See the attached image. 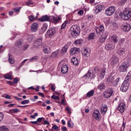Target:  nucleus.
<instances>
[{"label":"nucleus","instance_id":"e2e57ef3","mask_svg":"<svg viewBox=\"0 0 131 131\" xmlns=\"http://www.w3.org/2000/svg\"><path fill=\"white\" fill-rule=\"evenodd\" d=\"M83 14V10H79L78 12V15H80V16H82Z\"/></svg>","mask_w":131,"mask_h":131},{"label":"nucleus","instance_id":"a211bd4d","mask_svg":"<svg viewBox=\"0 0 131 131\" xmlns=\"http://www.w3.org/2000/svg\"><path fill=\"white\" fill-rule=\"evenodd\" d=\"M125 108H126V105L123 103H121L118 106V110L120 111L121 113H123L125 111Z\"/></svg>","mask_w":131,"mask_h":131},{"label":"nucleus","instance_id":"412c9836","mask_svg":"<svg viewBox=\"0 0 131 131\" xmlns=\"http://www.w3.org/2000/svg\"><path fill=\"white\" fill-rule=\"evenodd\" d=\"M108 107L107 105L105 104H103L100 106V112L102 114H105L107 112Z\"/></svg>","mask_w":131,"mask_h":131},{"label":"nucleus","instance_id":"4c0bfd02","mask_svg":"<svg viewBox=\"0 0 131 131\" xmlns=\"http://www.w3.org/2000/svg\"><path fill=\"white\" fill-rule=\"evenodd\" d=\"M0 131H9V128L6 126H2L0 127Z\"/></svg>","mask_w":131,"mask_h":131},{"label":"nucleus","instance_id":"f257e3e1","mask_svg":"<svg viewBox=\"0 0 131 131\" xmlns=\"http://www.w3.org/2000/svg\"><path fill=\"white\" fill-rule=\"evenodd\" d=\"M131 81V71L129 72L127 74L125 80L123 81L121 88L120 90L123 93L127 92L129 86V82Z\"/></svg>","mask_w":131,"mask_h":131},{"label":"nucleus","instance_id":"774afa93","mask_svg":"<svg viewBox=\"0 0 131 131\" xmlns=\"http://www.w3.org/2000/svg\"><path fill=\"white\" fill-rule=\"evenodd\" d=\"M51 90L53 91V92H55V85L52 84L51 85Z\"/></svg>","mask_w":131,"mask_h":131},{"label":"nucleus","instance_id":"6e6d98bb","mask_svg":"<svg viewBox=\"0 0 131 131\" xmlns=\"http://www.w3.org/2000/svg\"><path fill=\"white\" fill-rule=\"evenodd\" d=\"M41 101H39L37 102V104L38 105H42L43 106V107H46L47 106V103H46V102H44L42 104H41Z\"/></svg>","mask_w":131,"mask_h":131},{"label":"nucleus","instance_id":"a878e982","mask_svg":"<svg viewBox=\"0 0 131 131\" xmlns=\"http://www.w3.org/2000/svg\"><path fill=\"white\" fill-rule=\"evenodd\" d=\"M4 78L6 79H10V80H12V79H13V73L10 72L4 75Z\"/></svg>","mask_w":131,"mask_h":131},{"label":"nucleus","instance_id":"39448f33","mask_svg":"<svg viewBox=\"0 0 131 131\" xmlns=\"http://www.w3.org/2000/svg\"><path fill=\"white\" fill-rule=\"evenodd\" d=\"M130 17L131 11L127 9H125L123 12V14L121 15V18H122L123 20H128Z\"/></svg>","mask_w":131,"mask_h":131},{"label":"nucleus","instance_id":"72a5a7b5","mask_svg":"<svg viewBox=\"0 0 131 131\" xmlns=\"http://www.w3.org/2000/svg\"><path fill=\"white\" fill-rule=\"evenodd\" d=\"M83 41V40H82V39H77L74 41V43L76 46H79V45L82 43Z\"/></svg>","mask_w":131,"mask_h":131},{"label":"nucleus","instance_id":"49530a36","mask_svg":"<svg viewBox=\"0 0 131 131\" xmlns=\"http://www.w3.org/2000/svg\"><path fill=\"white\" fill-rule=\"evenodd\" d=\"M100 12L101 11H100V10H99V8H98L97 6H95V7L94 8L95 14H99V13H100Z\"/></svg>","mask_w":131,"mask_h":131},{"label":"nucleus","instance_id":"ddd939ff","mask_svg":"<svg viewBox=\"0 0 131 131\" xmlns=\"http://www.w3.org/2000/svg\"><path fill=\"white\" fill-rule=\"evenodd\" d=\"M42 46V38H38L34 42L33 47L36 48H39V47H41Z\"/></svg>","mask_w":131,"mask_h":131},{"label":"nucleus","instance_id":"a19ab883","mask_svg":"<svg viewBox=\"0 0 131 131\" xmlns=\"http://www.w3.org/2000/svg\"><path fill=\"white\" fill-rule=\"evenodd\" d=\"M96 7H97L98 9L100 12H102V11H103V9H104V6L102 5H98L96 6Z\"/></svg>","mask_w":131,"mask_h":131},{"label":"nucleus","instance_id":"f03ea898","mask_svg":"<svg viewBox=\"0 0 131 131\" xmlns=\"http://www.w3.org/2000/svg\"><path fill=\"white\" fill-rule=\"evenodd\" d=\"M119 80H120V78H117L115 79V78L113 76H110L107 78V82L113 85V86H117Z\"/></svg>","mask_w":131,"mask_h":131},{"label":"nucleus","instance_id":"c9c22d12","mask_svg":"<svg viewBox=\"0 0 131 131\" xmlns=\"http://www.w3.org/2000/svg\"><path fill=\"white\" fill-rule=\"evenodd\" d=\"M50 36H53L54 34H56V29H55V28L50 29Z\"/></svg>","mask_w":131,"mask_h":131},{"label":"nucleus","instance_id":"4468645a","mask_svg":"<svg viewBox=\"0 0 131 131\" xmlns=\"http://www.w3.org/2000/svg\"><path fill=\"white\" fill-rule=\"evenodd\" d=\"M82 55L84 57H90L91 56V50L86 48H84L81 51Z\"/></svg>","mask_w":131,"mask_h":131},{"label":"nucleus","instance_id":"de8ad7c7","mask_svg":"<svg viewBox=\"0 0 131 131\" xmlns=\"http://www.w3.org/2000/svg\"><path fill=\"white\" fill-rule=\"evenodd\" d=\"M94 37H95V33H91L88 36V39H94Z\"/></svg>","mask_w":131,"mask_h":131},{"label":"nucleus","instance_id":"603ef678","mask_svg":"<svg viewBox=\"0 0 131 131\" xmlns=\"http://www.w3.org/2000/svg\"><path fill=\"white\" fill-rule=\"evenodd\" d=\"M125 127V123L124 122H123L122 125L121 127L120 131H124V128Z\"/></svg>","mask_w":131,"mask_h":131},{"label":"nucleus","instance_id":"dca6fc26","mask_svg":"<svg viewBox=\"0 0 131 131\" xmlns=\"http://www.w3.org/2000/svg\"><path fill=\"white\" fill-rule=\"evenodd\" d=\"M105 49L106 51H112L115 49V44L114 43H108L105 46Z\"/></svg>","mask_w":131,"mask_h":131},{"label":"nucleus","instance_id":"c756f323","mask_svg":"<svg viewBox=\"0 0 131 131\" xmlns=\"http://www.w3.org/2000/svg\"><path fill=\"white\" fill-rule=\"evenodd\" d=\"M28 19L30 22H34L37 19V16L35 17L34 15H31L28 17Z\"/></svg>","mask_w":131,"mask_h":131},{"label":"nucleus","instance_id":"f3484780","mask_svg":"<svg viewBox=\"0 0 131 131\" xmlns=\"http://www.w3.org/2000/svg\"><path fill=\"white\" fill-rule=\"evenodd\" d=\"M38 24L37 23H33L31 26V31L32 32H36L38 30Z\"/></svg>","mask_w":131,"mask_h":131},{"label":"nucleus","instance_id":"c03bdc74","mask_svg":"<svg viewBox=\"0 0 131 131\" xmlns=\"http://www.w3.org/2000/svg\"><path fill=\"white\" fill-rule=\"evenodd\" d=\"M47 29H48V25L44 24L41 28V30H42V31H46Z\"/></svg>","mask_w":131,"mask_h":131},{"label":"nucleus","instance_id":"79ce46f5","mask_svg":"<svg viewBox=\"0 0 131 131\" xmlns=\"http://www.w3.org/2000/svg\"><path fill=\"white\" fill-rule=\"evenodd\" d=\"M9 62L10 64H14V63H15V59H14L13 58L11 57V56H9Z\"/></svg>","mask_w":131,"mask_h":131},{"label":"nucleus","instance_id":"b1692460","mask_svg":"<svg viewBox=\"0 0 131 131\" xmlns=\"http://www.w3.org/2000/svg\"><path fill=\"white\" fill-rule=\"evenodd\" d=\"M50 20V17L48 16V15L42 16L41 18H39V21L40 22H46L47 21H49Z\"/></svg>","mask_w":131,"mask_h":131},{"label":"nucleus","instance_id":"680f3d73","mask_svg":"<svg viewBox=\"0 0 131 131\" xmlns=\"http://www.w3.org/2000/svg\"><path fill=\"white\" fill-rule=\"evenodd\" d=\"M19 80L18 78H15L13 80V83H17Z\"/></svg>","mask_w":131,"mask_h":131},{"label":"nucleus","instance_id":"7c9ffc66","mask_svg":"<svg viewBox=\"0 0 131 131\" xmlns=\"http://www.w3.org/2000/svg\"><path fill=\"white\" fill-rule=\"evenodd\" d=\"M71 62L74 65H78V59L76 57H73L71 59Z\"/></svg>","mask_w":131,"mask_h":131},{"label":"nucleus","instance_id":"f8f14e48","mask_svg":"<svg viewBox=\"0 0 131 131\" xmlns=\"http://www.w3.org/2000/svg\"><path fill=\"white\" fill-rule=\"evenodd\" d=\"M116 54L120 58H123L125 57V49L124 48H119L117 50Z\"/></svg>","mask_w":131,"mask_h":131},{"label":"nucleus","instance_id":"8fccbe9b","mask_svg":"<svg viewBox=\"0 0 131 131\" xmlns=\"http://www.w3.org/2000/svg\"><path fill=\"white\" fill-rule=\"evenodd\" d=\"M26 4L27 6H30V5H33V2L32 0H29Z\"/></svg>","mask_w":131,"mask_h":131},{"label":"nucleus","instance_id":"9d476101","mask_svg":"<svg viewBox=\"0 0 131 131\" xmlns=\"http://www.w3.org/2000/svg\"><path fill=\"white\" fill-rule=\"evenodd\" d=\"M115 12V7L114 6H111L107 8L105 10V15L106 16H112Z\"/></svg>","mask_w":131,"mask_h":131},{"label":"nucleus","instance_id":"423d86ee","mask_svg":"<svg viewBox=\"0 0 131 131\" xmlns=\"http://www.w3.org/2000/svg\"><path fill=\"white\" fill-rule=\"evenodd\" d=\"M127 68H128V64L126 61H123L119 66L118 71L119 72H126L127 71Z\"/></svg>","mask_w":131,"mask_h":131},{"label":"nucleus","instance_id":"5fc2aeb1","mask_svg":"<svg viewBox=\"0 0 131 131\" xmlns=\"http://www.w3.org/2000/svg\"><path fill=\"white\" fill-rule=\"evenodd\" d=\"M52 99H54V100H59V99H60V98L59 97V96H56V95H52L51 97Z\"/></svg>","mask_w":131,"mask_h":131},{"label":"nucleus","instance_id":"2f4dec72","mask_svg":"<svg viewBox=\"0 0 131 131\" xmlns=\"http://www.w3.org/2000/svg\"><path fill=\"white\" fill-rule=\"evenodd\" d=\"M94 94H95V91L91 90L86 94L87 98H91V97H93L94 96Z\"/></svg>","mask_w":131,"mask_h":131},{"label":"nucleus","instance_id":"7ed1b4c3","mask_svg":"<svg viewBox=\"0 0 131 131\" xmlns=\"http://www.w3.org/2000/svg\"><path fill=\"white\" fill-rule=\"evenodd\" d=\"M110 62L111 66H112L113 68H114V67H116V66H117V64L119 63V58L117 56L113 55L110 60Z\"/></svg>","mask_w":131,"mask_h":131},{"label":"nucleus","instance_id":"338daca9","mask_svg":"<svg viewBox=\"0 0 131 131\" xmlns=\"http://www.w3.org/2000/svg\"><path fill=\"white\" fill-rule=\"evenodd\" d=\"M61 131H68L67 127H66V126L61 127Z\"/></svg>","mask_w":131,"mask_h":131},{"label":"nucleus","instance_id":"f704fd0d","mask_svg":"<svg viewBox=\"0 0 131 131\" xmlns=\"http://www.w3.org/2000/svg\"><path fill=\"white\" fill-rule=\"evenodd\" d=\"M67 50H68V46L67 45H65L64 47L62 48L61 53L62 54H66L67 52Z\"/></svg>","mask_w":131,"mask_h":131},{"label":"nucleus","instance_id":"a18cd8bd","mask_svg":"<svg viewBox=\"0 0 131 131\" xmlns=\"http://www.w3.org/2000/svg\"><path fill=\"white\" fill-rule=\"evenodd\" d=\"M29 100H25L21 102V105H26V104H29Z\"/></svg>","mask_w":131,"mask_h":131},{"label":"nucleus","instance_id":"052dcab7","mask_svg":"<svg viewBox=\"0 0 131 131\" xmlns=\"http://www.w3.org/2000/svg\"><path fill=\"white\" fill-rule=\"evenodd\" d=\"M20 10H21V7H19L18 8H14L13 10L16 12V13H18V12H20Z\"/></svg>","mask_w":131,"mask_h":131},{"label":"nucleus","instance_id":"4be33fe9","mask_svg":"<svg viewBox=\"0 0 131 131\" xmlns=\"http://www.w3.org/2000/svg\"><path fill=\"white\" fill-rule=\"evenodd\" d=\"M122 28L124 31H129L130 30V25L126 24L122 26Z\"/></svg>","mask_w":131,"mask_h":131},{"label":"nucleus","instance_id":"0e129e2a","mask_svg":"<svg viewBox=\"0 0 131 131\" xmlns=\"http://www.w3.org/2000/svg\"><path fill=\"white\" fill-rule=\"evenodd\" d=\"M101 73H102L103 74L105 75V73H106V68H103L102 70H101Z\"/></svg>","mask_w":131,"mask_h":131},{"label":"nucleus","instance_id":"13d9d810","mask_svg":"<svg viewBox=\"0 0 131 131\" xmlns=\"http://www.w3.org/2000/svg\"><path fill=\"white\" fill-rule=\"evenodd\" d=\"M28 59H26L25 60H24L21 63H20V67H22V66H23L25 63V62H26V61H28Z\"/></svg>","mask_w":131,"mask_h":131},{"label":"nucleus","instance_id":"1a4fd4ad","mask_svg":"<svg viewBox=\"0 0 131 131\" xmlns=\"http://www.w3.org/2000/svg\"><path fill=\"white\" fill-rule=\"evenodd\" d=\"M113 94V89L112 88H108L106 89L103 93L104 98H110Z\"/></svg>","mask_w":131,"mask_h":131},{"label":"nucleus","instance_id":"393cba45","mask_svg":"<svg viewBox=\"0 0 131 131\" xmlns=\"http://www.w3.org/2000/svg\"><path fill=\"white\" fill-rule=\"evenodd\" d=\"M34 39H35V37L33 35H28L27 36V40H28L29 42L34 41Z\"/></svg>","mask_w":131,"mask_h":131},{"label":"nucleus","instance_id":"58836bf2","mask_svg":"<svg viewBox=\"0 0 131 131\" xmlns=\"http://www.w3.org/2000/svg\"><path fill=\"white\" fill-rule=\"evenodd\" d=\"M36 60H38V57L35 56H34V57L31 58L29 59V61L30 62H33V61H36Z\"/></svg>","mask_w":131,"mask_h":131},{"label":"nucleus","instance_id":"3c124183","mask_svg":"<svg viewBox=\"0 0 131 131\" xmlns=\"http://www.w3.org/2000/svg\"><path fill=\"white\" fill-rule=\"evenodd\" d=\"M41 121H45V118L41 117V118H39L37 119V122H41Z\"/></svg>","mask_w":131,"mask_h":131},{"label":"nucleus","instance_id":"20e7f679","mask_svg":"<svg viewBox=\"0 0 131 131\" xmlns=\"http://www.w3.org/2000/svg\"><path fill=\"white\" fill-rule=\"evenodd\" d=\"M71 34L74 38L77 37L79 35V30H78V28L77 26L74 25L71 27Z\"/></svg>","mask_w":131,"mask_h":131},{"label":"nucleus","instance_id":"aec40b11","mask_svg":"<svg viewBox=\"0 0 131 131\" xmlns=\"http://www.w3.org/2000/svg\"><path fill=\"white\" fill-rule=\"evenodd\" d=\"M101 35L99 40L101 43H103V42H105V40H106V38H107V36H108V32H105L104 34Z\"/></svg>","mask_w":131,"mask_h":131},{"label":"nucleus","instance_id":"37998d69","mask_svg":"<svg viewBox=\"0 0 131 131\" xmlns=\"http://www.w3.org/2000/svg\"><path fill=\"white\" fill-rule=\"evenodd\" d=\"M57 55H58V51H56L52 54L51 57H52V58H56V57H57Z\"/></svg>","mask_w":131,"mask_h":131},{"label":"nucleus","instance_id":"2eb2a0df","mask_svg":"<svg viewBox=\"0 0 131 131\" xmlns=\"http://www.w3.org/2000/svg\"><path fill=\"white\" fill-rule=\"evenodd\" d=\"M110 40L113 43H117L118 42V36L113 34L110 37Z\"/></svg>","mask_w":131,"mask_h":131},{"label":"nucleus","instance_id":"6e6552de","mask_svg":"<svg viewBox=\"0 0 131 131\" xmlns=\"http://www.w3.org/2000/svg\"><path fill=\"white\" fill-rule=\"evenodd\" d=\"M95 77V72L92 70H89L88 73L83 76V78H88V79H93Z\"/></svg>","mask_w":131,"mask_h":131},{"label":"nucleus","instance_id":"4d7b16f0","mask_svg":"<svg viewBox=\"0 0 131 131\" xmlns=\"http://www.w3.org/2000/svg\"><path fill=\"white\" fill-rule=\"evenodd\" d=\"M68 126L70 128H73V125L71 124L70 121H68Z\"/></svg>","mask_w":131,"mask_h":131},{"label":"nucleus","instance_id":"bb28decb","mask_svg":"<svg viewBox=\"0 0 131 131\" xmlns=\"http://www.w3.org/2000/svg\"><path fill=\"white\" fill-rule=\"evenodd\" d=\"M99 114H100V112H99V111H96V112H94L93 113V116L94 118H95V119H96V120H99Z\"/></svg>","mask_w":131,"mask_h":131},{"label":"nucleus","instance_id":"9b49d317","mask_svg":"<svg viewBox=\"0 0 131 131\" xmlns=\"http://www.w3.org/2000/svg\"><path fill=\"white\" fill-rule=\"evenodd\" d=\"M95 31H96L97 34L98 35H102L104 34V33H105L104 26L100 25L99 27H96L95 28Z\"/></svg>","mask_w":131,"mask_h":131},{"label":"nucleus","instance_id":"0eeeda50","mask_svg":"<svg viewBox=\"0 0 131 131\" xmlns=\"http://www.w3.org/2000/svg\"><path fill=\"white\" fill-rule=\"evenodd\" d=\"M50 19L51 22L55 25L58 24V23H60V22L62 21V17L60 15L56 17H55L54 16H50Z\"/></svg>","mask_w":131,"mask_h":131},{"label":"nucleus","instance_id":"c85d7f7f","mask_svg":"<svg viewBox=\"0 0 131 131\" xmlns=\"http://www.w3.org/2000/svg\"><path fill=\"white\" fill-rule=\"evenodd\" d=\"M23 43V41H22V40L19 39L15 41V46L17 48H20Z\"/></svg>","mask_w":131,"mask_h":131},{"label":"nucleus","instance_id":"6ab92c4d","mask_svg":"<svg viewBox=\"0 0 131 131\" xmlns=\"http://www.w3.org/2000/svg\"><path fill=\"white\" fill-rule=\"evenodd\" d=\"M80 49L78 48L74 47L72 48L70 51V54L72 56H73L76 54L79 53Z\"/></svg>","mask_w":131,"mask_h":131},{"label":"nucleus","instance_id":"e433bc0d","mask_svg":"<svg viewBox=\"0 0 131 131\" xmlns=\"http://www.w3.org/2000/svg\"><path fill=\"white\" fill-rule=\"evenodd\" d=\"M67 24H68V21L67 20L64 21L62 24L61 29H65V28H66V26H67Z\"/></svg>","mask_w":131,"mask_h":131},{"label":"nucleus","instance_id":"5701e85b","mask_svg":"<svg viewBox=\"0 0 131 131\" xmlns=\"http://www.w3.org/2000/svg\"><path fill=\"white\" fill-rule=\"evenodd\" d=\"M61 71L63 74L67 73V72H68V66L66 64L62 66L61 69Z\"/></svg>","mask_w":131,"mask_h":131},{"label":"nucleus","instance_id":"864d4df0","mask_svg":"<svg viewBox=\"0 0 131 131\" xmlns=\"http://www.w3.org/2000/svg\"><path fill=\"white\" fill-rule=\"evenodd\" d=\"M45 36L47 38H50V29H49L45 34Z\"/></svg>","mask_w":131,"mask_h":131},{"label":"nucleus","instance_id":"ea45409f","mask_svg":"<svg viewBox=\"0 0 131 131\" xmlns=\"http://www.w3.org/2000/svg\"><path fill=\"white\" fill-rule=\"evenodd\" d=\"M49 48L48 47H43V51L45 54H49V52H50V51L49 50Z\"/></svg>","mask_w":131,"mask_h":131},{"label":"nucleus","instance_id":"69168bd1","mask_svg":"<svg viewBox=\"0 0 131 131\" xmlns=\"http://www.w3.org/2000/svg\"><path fill=\"white\" fill-rule=\"evenodd\" d=\"M3 119H4V114H3V113H0V121L3 120Z\"/></svg>","mask_w":131,"mask_h":131},{"label":"nucleus","instance_id":"473e14b6","mask_svg":"<svg viewBox=\"0 0 131 131\" xmlns=\"http://www.w3.org/2000/svg\"><path fill=\"white\" fill-rule=\"evenodd\" d=\"M125 42V38H121L119 39L118 42V45L119 46H123Z\"/></svg>","mask_w":131,"mask_h":131},{"label":"nucleus","instance_id":"09e8293b","mask_svg":"<svg viewBox=\"0 0 131 131\" xmlns=\"http://www.w3.org/2000/svg\"><path fill=\"white\" fill-rule=\"evenodd\" d=\"M66 111H67L69 114H71V108L69 106H67L66 108Z\"/></svg>","mask_w":131,"mask_h":131},{"label":"nucleus","instance_id":"bf43d9fd","mask_svg":"<svg viewBox=\"0 0 131 131\" xmlns=\"http://www.w3.org/2000/svg\"><path fill=\"white\" fill-rule=\"evenodd\" d=\"M29 48V45H27L23 47V51H26V49Z\"/></svg>","mask_w":131,"mask_h":131},{"label":"nucleus","instance_id":"cd10ccee","mask_svg":"<svg viewBox=\"0 0 131 131\" xmlns=\"http://www.w3.org/2000/svg\"><path fill=\"white\" fill-rule=\"evenodd\" d=\"M98 89L99 90V91H103V90H105V89H106L105 83H100L98 86Z\"/></svg>","mask_w":131,"mask_h":131}]
</instances>
